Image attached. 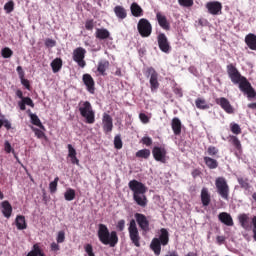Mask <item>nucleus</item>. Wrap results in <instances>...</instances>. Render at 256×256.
<instances>
[{
    "instance_id": "7c9ffc66",
    "label": "nucleus",
    "mask_w": 256,
    "mask_h": 256,
    "mask_svg": "<svg viewBox=\"0 0 256 256\" xmlns=\"http://www.w3.org/2000/svg\"><path fill=\"white\" fill-rule=\"evenodd\" d=\"M26 256H45L43 249L39 244H34L31 251Z\"/></svg>"
},
{
    "instance_id": "3c124183",
    "label": "nucleus",
    "mask_w": 256,
    "mask_h": 256,
    "mask_svg": "<svg viewBox=\"0 0 256 256\" xmlns=\"http://www.w3.org/2000/svg\"><path fill=\"white\" fill-rule=\"evenodd\" d=\"M65 242V232L59 231L58 235L56 236V243H64Z\"/></svg>"
},
{
    "instance_id": "f3484780",
    "label": "nucleus",
    "mask_w": 256,
    "mask_h": 256,
    "mask_svg": "<svg viewBox=\"0 0 256 256\" xmlns=\"http://www.w3.org/2000/svg\"><path fill=\"white\" fill-rule=\"evenodd\" d=\"M156 20H158V23L162 29L166 31L171 29L170 23L167 21L166 16L161 14V12L156 13Z\"/></svg>"
},
{
    "instance_id": "423d86ee",
    "label": "nucleus",
    "mask_w": 256,
    "mask_h": 256,
    "mask_svg": "<svg viewBox=\"0 0 256 256\" xmlns=\"http://www.w3.org/2000/svg\"><path fill=\"white\" fill-rule=\"evenodd\" d=\"M144 75H145V77H147L149 79L151 92H153V93L157 92V90L160 87V84L158 81V78H159L158 72L155 71V69L153 67H148L147 69H145Z\"/></svg>"
},
{
    "instance_id": "9b49d317",
    "label": "nucleus",
    "mask_w": 256,
    "mask_h": 256,
    "mask_svg": "<svg viewBox=\"0 0 256 256\" xmlns=\"http://www.w3.org/2000/svg\"><path fill=\"white\" fill-rule=\"evenodd\" d=\"M158 39V46L161 52L165 54H169L171 52V45L169 40L167 39L166 35L164 33H160L157 37Z\"/></svg>"
},
{
    "instance_id": "680f3d73",
    "label": "nucleus",
    "mask_w": 256,
    "mask_h": 256,
    "mask_svg": "<svg viewBox=\"0 0 256 256\" xmlns=\"http://www.w3.org/2000/svg\"><path fill=\"white\" fill-rule=\"evenodd\" d=\"M225 240H226L225 236H217L216 237V243H218V245L224 244Z\"/></svg>"
},
{
    "instance_id": "6e6d98bb",
    "label": "nucleus",
    "mask_w": 256,
    "mask_h": 256,
    "mask_svg": "<svg viewBox=\"0 0 256 256\" xmlns=\"http://www.w3.org/2000/svg\"><path fill=\"white\" fill-rule=\"evenodd\" d=\"M139 119L142 121L143 124L149 123V118L145 113H139Z\"/></svg>"
},
{
    "instance_id": "c9c22d12",
    "label": "nucleus",
    "mask_w": 256,
    "mask_h": 256,
    "mask_svg": "<svg viewBox=\"0 0 256 256\" xmlns=\"http://www.w3.org/2000/svg\"><path fill=\"white\" fill-rule=\"evenodd\" d=\"M150 156H151V150H148V149H142L136 152V158H139V159H149Z\"/></svg>"
},
{
    "instance_id": "f03ea898",
    "label": "nucleus",
    "mask_w": 256,
    "mask_h": 256,
    "mask_svg": "<svg viewBox=\"0 0 256 256\" xmlns=\"http://www.w3.org/2000/svg\"><path fill=\"white\" fill-rule=\"evenodd\" d=\"M227 75L234 85H239L240 91L248 95V98L253 99L256 97V91L252 84H250L246 77L241 75L240 71L237 70L234 64L227 65Z\"/></svg>"
},
{
    "instance_id": "09e8293b",
    "label": "nucleus",
    "mask_w": 256,
    "mask_h": 256,
    "mask_svg": "<svg viewBox=\"0 0 256 256\" xmlns=\"http://www.w3.org/2000/svg\"><path fill=\"white\" fill-rule=\"evenodd\" d=\"M84 250L85 253L88 254V256H95L92 244H85Z\"/></svg>"
},
{
    "instance_id": "bb28decb",
    "label": "nucleus",
    "mask_w": 256,
    "mask_h": 256,
    "mask_svg": "<svg viewBox=\"0 0 256 256\" xmlns=\"http://www.w3.org/2000/svg\"><path fill=\"white\" fill-rule=\"evenodd\" d=\"M130 10H131V14L136 18L143 16V10H142L141 6L139 4H137L136 2H133L131 4Z\"/></svg>"
},
{
    "instance_id": "864d4df0",
    "label": "nucleus",
    "mask_w": 256,
    "mask_h": 256,
    "mask_svg": "<svg viewBox=\"0 0 256 256\" xmlns=\"http://www.w3.org/2000/svg\"><path fill=\"white\" fill-rule=\"evenodd\" d=\"M44 45H46L47 48H53L56 46V41L51 38H48L46 39V41H44Z\"/></svg>"
},
{
    "instance_id": "6ab92c4d",
    "label": "nucleus",
    "mask_w": 256,
    "mask_h": 256,
    "mask_svg": "<svg viewBox=\"0 0 256 256\" xmlns=\"http://www.w3.org/2000/svg\"><path fill=\"white\" fill-rule=\"evenodd\" d=\"M219 221L225 224L227 227L234 226V220L232 219L231 215L226 212H221L218 215Z\"/></svg>"
},
{
    "instance_id": "37998d69",
    "label": "nucleus",
    "mask_w": 256,
    "mask_h": 256,
    "mask_svg": "<svg viewBox=\"0 0 256 256\" xmlns=\"http://www.w3.org/2000/svg\"><path fill=\"white\" fill-rule=\"evenodd\" d=\"M178 4L185 8H190L194 5V0H178Z\"/></svg>"
},
{
    "instance_id": "f704fd0d",
    "label": "nucleus",
    "mask_w": 256,
    "mask_h": 256,
    "mask_svg": "<svg viewBox=\"0 0 256 256\" xmlns=\"http://www.w3.org/2000/svg\"><path fill=\"white\" fill-rule=\"evenodd\" d=\"M29 117L31 119V124H34L36 127L40 128V129H45V126L43 125V123H41V121L37 115L30 113Z\"/></svg>"
},
{
    "instance_id": "473e14b6",
    "label": "nucleus",
    "mask_w": 256,
    "mask_h": 256,
    "mask_svg": "<svg viewBox=\"0 0 256 256\" xmlns=\"http://www.w3.org/2000/svg\"><path fill=\"white\" fill-rule=\"evenodd\" d=\"M16 227L20 231L27 229L26 218L23 215H18L16 217Z\"/></svg>"
},
{
    "instance_id": "a19ab883",
    "label": "nucleus",
    "mask_w": 256,
    "mask_h": 256,
    "mask_svg": "<svg viewBox=\"0 0 256 256\" xmlns=\"http://www.w3.org/2000/svg\"><path fill=\"white\" fill-rule=\"evenodd\" d=\"M58 182H59V178L55 177L54 181L49 183L50 193H56L57 192Z\"/></svg>"
},
{
    "instance_id": "f8f14e48",
    "label": "nucleus",
    "mask_w": 256,
    "mask_h": 256,
    "mask_svg": "<svg viewBox=\"0 0 256 256\" xmlns=\"http://www.w3.org/2000/svg\"><path fill=\"white\" fill-rule=\"evenodd\" d=\"M102 129H103V133L105 134H110L113 130L112 116H110L107 113H103V116H102Z\"/></svg>"
},
{
    "instance_id": "b1692460",
    "label": "nucleus",
    "mask_w": 256,
    "mask_h": 256,
    "mask_svg": "<svg viewBox=\"0 0 256 256\" xmlns=\"http://www.w3.org/2000/svg\"><path fill=\"white\" fill-rule=\"evenodd\" d=\"M161 246H163V244H161V242L159 241L158 238H154L153 240H151L150 243V249L151 251L154 252L155 256H159L161 253Z\"/></svg>"
},
{
    "instance_id": "bf43d9fd",
    "label": "nucleus",
    "mask_w": 256,
    "mask_h": 256,
    "mask_svg": "<svg viewBox=\"0 0 256 256\" xmlns=\"http://www.w3.org/2000/svg\"><path fill=\"white\" fill-rule=\"evenodd\" d=\"M50 250H52V252L57 253L59 250H61V247L59 246V244L53 242L52 244H50Z\"/></svg>"
},
{
    "instance_id": "c756f323",
    "label": "nucleus",
    "mask_w": 256,
    "mask_h": 256,
    "mask_svg": "<svg viewBox=\"0 0 256 256\" xmlns=\"http://www.w3.org/2000/svg\"><path fill=\"white\" fill-rule=\"evenodd\" d=\"M50 67H52L53 73L56 74L59 71H61L63 67V61L62 58H55L51 63Z\"/></svg>"
},
{
    "instance_id": "338daca9",
    "label": "nucleus",
    "mask_w": 256,
    "mask_h": 256,
    "mask_svg": "<svg viewBox=\"0 0 256 256\" xmlns=\"http://www.w3.org/2000/svg\"><path fill=\"white\" fill-rule=\"evenodd\" d=\"M16 95H17V97H18L19 99H22V100L24 99L22 90H17V91H16Z\"/></svg>"
},
{
    "instance_id": "0e129e2a",
    "label": "nucleus",
    "mask_w": 256,
    "mask_h": 256,
    "mask_svg": "<svg viewBox=\"0 0 256 256\" xmlns=\"http://www.w3.org/2000/svg\"><path fill=\"white\" fill-rule=\"evenodd\" d=\"M2 126H4L5 129H7V130H10V129H11V123H10L9 120H4V121L2 122Z\"/></svg>"
},
{
    "instance_id": "c85d7f7f",
    "label": "nucleus",
    "mask_w": 256,
    "mask_h": 256,
    "mask_svg": "<svg viewBox=\"0 0 256 256\" xmlns=\"http://www.w3.org/2000/svg\"><path fill=\"white\" fill-rule=\"evenodd\" d=\"M95 36L97 39L105 40L110 38V32L105 28H97Z\"/></svg>"
},
{
    "instance_id": "79ce46f5",
    "label": "nucleus",
    "mask_w": 256,
    "mask_h": 256,
    "mask_svg": "<svg viewBox=\"0 0 256 256\" xmlns=\"http://www.w3.org/2000/svg\"><path fill=\"white\" fill-rule=\"evenodd\" d=\"M15 9V2L14 1H9L5 3L4 10L6 11L7 14H10L12 11Z\"/></svg>"
},
{
    "instance_id": "ea45409f",
    "label": "nucleus",
    "mask_w": 256,
    "mask_h": 256,
    "mask_svg": "<svg viewBox=\"0 0 256 256\" xmlns=\"http://www.w3.org/2000/svg\"><path fill=\"white\" fill-rule=\"evenodd\" d=\"M114 148L118 149V150L123 148V142H122L121 135H117L114 137Z\"/></svg>"
},
{
    "instance_id": "58836bf2",
    "label": "nucleus",
    "mask_w": 256,
    "mask_h": 256,
    "mask_svg": "<svg viewBox=\"0 0 256 256\" xmlns=\"http://www.w3.org/2000/svg\"><path fill=\"white\" fill-rule=\"evenodd\" d=\"M14 55V51H12L9 47L2 48L1 56L4 59H10Z\"/></svg>"
},
{
    "instance_id": "4c0bfd02",
    "label": "nucleus",
    "mask_w": 256,
    "mask_h": 256,
    "mask_svg": "<svg viewBox=\"0 0 256 256\" xmlns=\"http://www.w3.org/2000/svg\"><path fill=\"white\" fill-rule=\"evenodd\" d=\"M75 196H76L75 190L71 188L67 189L64 194L65 200L68 202L73 201L75 199Z\"/></svg>"
},
{
    "instance_id": "4d7b16f0",
    "label": "nucleus",
    "mask_w": 256,
    "mask_h": 256,
    "mask_svg": "<svg viewBox=\"0 0 256 256\" xmlns=\"http://www.w3.org/2000/svg\"><path fill=\"white\" fill-rule=\"evenodd\" d=\"M117 229L119 232H123L125 229V220H119L117 223Z\"/></svg>"
},
{
    "instance_id": "a211bd4d",
    "label": "nucleus",
    "mask_w": 256,
    "mask_h": 256,
    "mask_svg": "<svg viewBox=\"0 0 256 256\" xmlns=\"http://www.w3.org/2000/svg\"><path fill=\"white\" fill-rule=\"evenodd\" d=\"M16 70L20 79V83L25 87V89L30 91V81L25 78L26 74L24 73L22 66H18Z\"/></svg>"
},
{
    "instance_id": "603ef678",
    "label": "nucleus",
    "mask_w": 256,
    "mask_h": 256,
    "mask_svg": "<svg viewBox=\"0 0 256 256\" xmlns=\"http://www.w3.org/2000/svg\"><path fill=\"white\" fill-rule=\"evenodd\" d=\"M67 149H68V158H69V157H74V156L77 155V152H76V150L74 149L73 145L68 144V145H67Z\"/></svg>"
},
{
    "instance_id": "f257e3e1",
    "label": "nucleus",
    "mask_w": 256,
    "mask_h": 256,
    "mask_svg": "<svg viewBox=\"0 0 256 256\" xmlns=\"http://www.w3.org/2000/svg\"><path fill=\"white\" fill-rule=\"evenodd\" d=\"M135 219L136 221L130 220V225L128 228L129 238L132 244L135 245V247H141V236L139 233V229H137L136 223L138 224V227L141 229V231H143V233H148L149 231H151V228L149 227V220L147 219L145 214L136 213Z\"/></svg>"
},
{
    "instance_id": "e433bc0d",
    "label": "nucleus",
    "mask_w": 256,
    "mask_h": 256,
    "mask_svg": "<svg viewBox=\"0 0 256 256\" xmlns=\"http://www.w3.org/2000/svg\"><path fill=\"white\" fill-rule=\"evenodd\" d=\"M237 181L240 185V188L244 190H249L250 189V184L248 178H243V177H238Z\"/></svg>"
},
{
    "instance_id": "de8ad7c7",
    "label": "nucleus",
    "mask_w": 256,
    "mask_h": 256,
    "mask_svg": "<svg viewBox=\"0 0 256 256\" xmlns=\"http://www.w3.org/2000/svg\"><path fill=\"white\" fill-rule=\"evenodd\" d=\"M95 27V22L93 19H88L85 21V30L93 31Z\"/></svg>"
},
{
    "instance_id": "a18cd8bd",
    "label": "nucleus",
    "mask_w": 256,
    "mask_h": 256,
    "mask_svg": "<svg viewBox=\"0 0 256 256\" xmlns=\"http://www.w3.org/2000/svg\"><path fill=\"white\" fill-rule=\"evenodd\" d=\"M232 144L237 150L242 149L241 141L238 140L237 136H231Z\"/></svg>"
},
{
    "instance_id": "4be33fe9",
    "label": "nucleus",
    "mask_w": 256,
    "mask_h": 256,
    "mask_svg": "<svg viewBox=\"0 0 256 256\" xmlns=\"http://www.w3.org/2000/svg\"><path fill=\"white\" fill-rule=\"evenodd\" d=\"M245 44L250 50L256 51V35L249 33L245 36Z\"/></svg>"
},
{
    "instance_id": "20e7f679",
    "label": "nucleus",
    "mask_w": 256,
    "mask_h": 256,
    "mask_svg": "<svg viewBox=\"0 0 256 256\" xmlns=\"http://www.w3.org/2000/svg\"><path fill=\"white\" fill-rule=\"evenodd\" d=\"M78 111L80 116L85 119L86 124L95 123V112L93 110L91 102H89L88 100L80 101L78 104Z\"/></svg>"
},
{
    "instance_id": "5fc2aeb1",
    "label": "nucleus",
    "mask_w": 256,
    "mask_h": 256,
    "mask_svg": "<svg viewBox=\"0 0 256 256\" xmlns=\"http://www.w3.org/2000/svg\"><path fill=\"white\" fill-rule=\"evenodd\" d=\"M33 131L35 132L37 139H43L45 137V133L43 132V130L34 128Z\"/></svg>"
},
{
    "instance_id": "4468645a",
    "label": "nucleus",
    "mask_w": 256,
    "mask_h": 256,
    "mask_svg": "<svg viewBox=\"0 0 256 256\" xmlns=\"http://www.w3.org/2000/svg\"><path fill=\"white\" fill-rule=\"evenodd\" d=\"M210 15H221L222 14V3L221 2H208L206 5Z\"/></svg>"
},
{
    "instance_id": "7ed1b4c3",
    "label": "nucleus",
    "mask_w": 256,
    "mask_h": 256,
    "mask_svg": "<svg viewBox=\"0 0 256 256\" xmlns=\"http://www.w3.org/2000/svg\"><path fill=\"white\" fill-rule=\"evenodd\" d=\"M97 238L99 241L106 246L116 247L118 244L119 238L116 231H111L107 228L106 224H99L97 230Z\"/></svg>"
},
{
    "instance_id": "ddd939ff",
    "label": "nucleus",
    "mask_w": 256,
    "mask_h": 256,
    "mask_svg": "<svg viewBox=\"0 0 256 256\" xmlns=\"http://www.w3.org/2000/svg\"><path fill=\"white\" fill-rule=\"evenodd\" d=\"M215 103L220 105L221 109H224V111L227 114L235 113L234 107L231 106L230 101L228 99H226L225 97L216 98Z\"/></svg>"
},
{
    "instance_id": "774afa93",
    "label": "nucleus",
    "mask_w": 256,
    "mask_h": 256,
    "mask_svg": "<svg viewBox=\"0 0 256 256\" xmlns=\"http://www.w3.org/2000/svg\"><path fill=\"white\" fill-rule=\"evenodd\" d=\"M165 256H179L177 251L168 252Z\"/></svg>"
},
{
    "instance_id": "9d476101",
    "label": "nucleus",
    "mask_w": 256,
    "mask_h": 256,
    "mask_svg": "<svg viewBox=\"0 0 256 256\" xmlns=\"http://www.w3.org/2000/svg\"><path fill=\"white\" fill-rule=\"evenodd\" d=\"M151 153L156 162L166 163L167 150L164 146H154Z\"/></svg>"
},
{
    "instance_id": "13d9d810",
    "label": "nucleus",
    "mask_w": 256,
    "mask_h": 256,
    "mask_svg": "<svg viewBox=\"0 0 256 256\" xmlns=\"http://www.w3.org/2000/svg\"><path fill=\"white\" fill-rule=\"evenodd\" d=\"M142 143L144 145H147L148 147H150L152 145V143H153V140H152L151 137H143L142 138Z\"/></svg>"
},
{
    "instance_id": "2eb2a0df",
    "label": "nucleus",
    "mask_w": 256,
    "mask_h": 256,
    "mask_svg": "<svg viewBox=\"0 0 256 256\" xmlns=\"http://www.w3.org/2000/svg\"><path fill=\"white\" fill-rule=\"evenodd\" d=\"M83 83L86 86V89L89 91V93L94 94L95 82L93 80V77L90 74L83 75Z\"/></svg>"
},
{
    "instance_id": "412c9836",
    "label": "nucleus",
    "mask_w": 256,
    "mask_h": 256,
    "mask_svg": "<svg viewBox=\"0 0 256 256\" xmlns=\"http://www.w3.org/2000/svg\"><path fill=\"white\" fill-rule=\"evenodd\" d=\"M171 127L174 135L180 136L182 133V123L177 117H174L171 122Z\"/></svg>"
},
{
    "instance_id": "2f4dec72",
    "label": "nucleus",
    "mask_w": 256,
    "mask_h": 256,
    "mask_svg": "<svg viewBox=\"0 0 256 256\" xmlns=\"http://www.w3.org/2000/svg\"><path fill=\"white\" fill-rule=\"evenodd\" d=\"M203 160H204V163H206V166H207L208 169L213 170V169L218 168V166H219L218 161L211 158V157L204 156Z\"/></svg>"
},
{
    "instance_id": "e2e57ef3",
    "label": "nucleus",
    "mask_w": 256,
    "mask_h": 256,
    "mask_svg": "<svg viewBox=\"0 0 256 256\" xmlns=\"http://www.w3.org/2000/svg\"><path fill=\"white\" fill-rule=\"evenodd\" d=\"M69 158L71 159L72 164H76L77 166L80 165V160L77 158V156H71Z\"/></svg>"
},
{
    "instance_id": "dca6fc26",
    "label": "nucleus",
    "mask_w": 256,
    "mask_h": 256,
    "mask_svg": "<svg viewBox=\"0 0 256 256\" xmlns=\"http://www.w3.org/2000/svg\"><path fill=\"white\" fill-rule=\"evenodd\" d=\"M1 213L5 218L9 219L12 215V206L8 200H4L1 202Z\"/></svg>"
},
{
    "instance_id": "6e6552de",
    "label": "nucleus",
    "mask_w": 256,
    "mask_h": 256,
    "mask_svg": "<svg viewBox=\"0 0 256 256\" xmlns=\"http://www.w3.org/2000/svg\"><path fill=\"white\" fill-rule=\"evenodd\" d=\"M137 30L143 38H148L152 34V25L147 19L142 18L138 21Z\"/></svg>"
},
{
    "instance_id": "1a4fd4ad",
    "label": "nucleus",
    "mask_w": 256,
    "mask_h": 256,
    "mask_svg": "<svg viewBox=\"0 0 256 256\" xmlns=\"http://www.w3.org/2000/svg\"><path fill=\"white\" fill-rule=\"evenodd\" d=\"M129 189L132 191L133 195L146 194L148 190L146 185L138 180H130Z\"/></svg>"
},
{
    "instance_id": "69168bd1",
    "label": "nucleus",
    "mask_w": 256,
    "mask_h": 256,
    "mask_svg": "<svg viewBox=\"0 0 256 256\" xmlns=\"http://www.w3.org/2000/svg\"><path fill=\"white\" fill-rule=\"evenodd\" d=\"M192 177H194V179H196L197 177H199L201 175V171L198 169H195L194 171L191 172Z\"/></svg>"
},
{
    "instance_id": "aec40b11",
    "label": "nucleus",
    "mask_w": 256,
    "mask_h": 256,
    "mask_svg": "<svg viewBox=\"0 0 256 256\" xmlns=\"http://www.w3.org/2000/svg\"><path fill=\"white\" fill-rule=\"evenodd\" d=\"M133 201L141 208H146L148 204L146 194H133Z\"/></svg>"
},
{
    "instance_id": "a878e982",
    "label": "nucleus",
    "mask_w": 256,
    "mask_h": 256,
    "mask_svg": "<svg viewBox=\"0 0 256 256\" xmlns=\"http://www.w3.org/2000/svg\"><path fill=\"white\" fill-rule=\"evenodd\" d=\"M110 67V62L107 60H101L97 64V72L100 73V75L105 76L106 75V70L109 69Z\"/></svg>"
},
{
    "instance_id": "49530a36",
    "label": "nucleus",
    "mask_w": 256,
    "mask_h": 256,
    "mask_svg": "<svg viewBox=\"0 0 256 256\" xmlns=\"http://www.w3.org/2000/svg\"><path fill=\"white\" fill-rule=\"evenodd\" d=\"M218 153H219V150L215 146H209L207 149V154L209 156L215 157L218 155Z\"/></svg>"
},
{
    "instance_id": "393cba45",
    "label": "nucleus",
    "mask_w": 256,
    "mask_h": 256,
    "mask_svg": "<svg viewBox=\"0 0 256 256\" xmlns=\"http://www.w3.org/2000/svg\"><path fill=\"white\" fill-rule=\"evenodd\" d=\"M159 241L162 244V246H167L170 241V234L169 231H167L165 228H162L160 230V235H159Z\"/></svg>"
},
{
    "instance_id": "c03bdc74",
    "label": "nucleus",
    "mask_w": 256,
    "mask_h": 256,
    "mask_svg": "<svg viewBox=\"0 0 256 256\" xmlns=\"http://www.w3.org/2000/svg\"><path fill=\"white\" fill-rule=\"evenodd\" d=\"M230 127H231V132H232L233 134L238 135V134H241V133H242V130H241V127H240L239 124L231 123Z\"/></svg>"
},
{
    "instance_id": "5701e85b",
    "label": "nucleus",
    "mask_w": 256,
    "mask_h": 256,
    "mask_svg": "<svg viewBox=\"0 0 256 256\" xmlns=\"http://www.w3.org/2000/svg\"><path fill=\"white\" fill-rule=\"evenodd\" d=\"M201 203L203 207H208V205L211 203V194H209L206 187L202 188L201 190Z\"/></svg>"
},
{
    "instance_id": "cd10ccee",
    "label": "nucleus",
    "mask_w": 256,
    "mask_h": 256,
    "mask_svg": "<svg viewBox=\"0 0 256 256\" xmlns=\"http://www.w3.org/2000/svg\"><path fill=\"white\" fill-rule=\"evenodd\" d=\"M114 14L119 20H124L127 18V10L123 6H115Z\"/></svg>"
},
{
    "instance_id": "39448f33",
    "label": "nucleus",
    "mask_w": 256,
    "mask_h": 256,
    "mask_svg": "<svg viewBox=\"0 0 256 256\" xmlns=\"http://www.w3.org/2000/svg\"><path fill=\"white\" fill-rule=\"evenodd\" d=\"M215 188H216V193H218L222 199L226 201L229 200L230 187L228 184V180H226L224 177L216 178Z\"/></svg>"
},
{
    "instance_id": "72a5a7b5",
    "label": "nucleus",
    "mask_w": 256,
    "mask_h": 256,
    "mask_svg": "<svg viewBox=\"0 0 256 256\" xmlns=\"http://www.w3.org/2000/svg\"><path fill=\"white\" fill-rule=\"evenodd\" d=\"M195 105L197 109L200 110H207L210 108L209 104L207 103V101L204 98L198 97L195 100Z\"/></svg>"
},
{
    "instance_id": "052dcab7",
    "label": "nucleus",
    "mask_w": 256,
    "mask_h": 256,
    "mask_svg": "<svg viewBox=\"0 0 256 256\" xmlns=\"http://www.w3.org/2000/svg\"><path fill=\"white\" fill-rule=\"evenodd\" d=\"M5 151L6 153H11L12 151H14L9 141H5Z\"/></svg>"
},
{
    "instance_id": "0eeeda50",
    "label": "nucleus",
    "mask_w": 256,
    "mask_h": 256,
    "mask_svg": "<svg viewBox=\"0 0 256 256\" xmlns=\"http://www.w3.org/2000/svg\"><path fill=\"white\" fill-rule=\"evenodd\" d=\"M86 54H87V51L83 47H77L76 49L73 50L72 59L74 62L77 63V65L80 68L86 67V61H85Z\"/></svg>"
},
{
    "instance_id": "8fccbe9b",
    "label": "nucleus",
    "mask_w": 256,
    "mask_h": 256,
    "mask_svg": "<svg viewBox=\"0 0 256 256\" xmlns=\"http://www.w3.org/2000/svg\"><path fill=\"white\" fill-rule=\"evenodd\" d=\"M21 102H23V104L28 105V106L31 107V108H34V107H35V104H34L32 98H30V97H24V98L21 100Z\"/></svg>"
}]
</instances>
